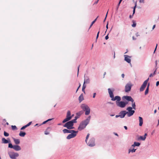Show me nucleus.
Wrapping results in <instances>:
<instances>
[{
  "label": "nucleus",
  "instance_id": "nucleus-30",
  "mask_svg": "<svg viewBox=\"0 0 159 159\" xmlns=\"http://www.w3.org/2000/svg\"><path fill=\"white\" fill-rule=\"evenodd\" d=\"M132 108H133V109H134V110H136V105H135V102H132Z\"/></svg>",
  "mask_w": 159,
  "mask_h": 159
},
{
  "label": "nucleus",
  "instance_id": "nucleus-21",
  "mask_svg": "<svg viewBox=\"0 0 159 159\" xmlns=\"http://www.w3.org/2000/svg\"><path fill=\"white\" fill-rule=\"evenodd\" d=\"M26 134V133L25 132L22 131H20L19 134V135L21 137H24Z\"/></svg>",
  "mask_w": 159,
  "mask_h": 159
},
{
  "label": "nucleus",
  "instance_id": "nucleus-54",
  "mask_svg": "<svg viewBox=\"0 0 159 159\" xmlns=\"http://www.w3.org/2000/svg\"><path fill=\"white\" fill-rule=\"evenodd\" d=\"M153 75H153V74H152V73H151V74L149 75V77H152L153 76Z\"/></svg>",
  "mask_w": 159,
  "mask_h": 159
},
{
  "label": "nucleus",
  "instance_id": "nucleus-4",
  "mask_svg": "<svg viewBox=\"0 0 159 159\" xmlns=\"http://www.w3.org/2000/svg\"><path fill=\"white\" fill-rule=\"evenodd\" d=\"M74 116V114L71 115L70 111L69 110L68 111L67 113L66 118L62 120V123H64L67 121L70 120Z\"/></svg>",
  "mask_w": 159,
  "mask_h": 159
},
{
  "label": "nucleus",
  "instance_id": "nucleus-46",
  "mask_svg": "<svg viewBox=\"0 0 159 159\" xmlns=\"http://www.w3.org/2000/svg\"><path fill=\"white\" fill-rule=\"evenodd\" d=\"M108 34L105 37V39H106V40H107L109 38V37H108Z\"/></svg>",
  "mask_w": 159,
  "mask_h": 159
},
{
  "label": "nucleus",
  "instance_id": "nucleus-36",
  "mask_svg": "<svg viewBox=\"0 0 159 159\" xmlns=\"http://www.w3.org/2000/svg\"><path fill=\"white\" fill-rule=\"evenodd\" d=\"M50 128L49 127H48L47 128L46 130L45 131V132H44V134H45V135H48V134H49V132H47V130L48 129H50Z\"/></svg>",
  "mask_w": 159,
  "mask_h": 159
},
{
  "label": "nucleus",
  "instance_id": "nucleus-17",
  "mask_svg": "<svg viewBox=\"0 0 159 159\" xmlns=\"http://www.w3.org/2000/svg\"><path fill=\"white\" fill-rule=\"evenodd\" d=\"M116 105L120 108H124L125 107L123 101H120L119 102H117Z\"/></svg>",
  "mask_w": 159,
  "mask_h": 159
},
{
  "label": "nucleus",
  "instance_id": "nucleus-57",
  "mask_svg": "<svg viewBox=\"0 0 159 159\" xmlns=\"http://www.w3.org/2000/svg\"><path fill=\"white\" fill-rule=\"evenodd\" d=\"M124 127L125 130H127L128 129V128L126 126H124Z\"/></svg>",
  "mask_w": 159,
  "mask_h": 159
},
{
  "label": "nucleus",
  "instance_id": "nucleus-35",
  "mask_svg": "<svg viewBox=\"0 0 159 159\" xmlns=\"http://www.w3.org/2000/svg\"><path fill=\"white\" fill-rule=\"evenodd\" d=\"M89 135H90V134L89 133H88L86 137L85 141L86 143H87V140H88V139L89 137Z\"/></svg>",
  "mask_w": 159,
  "mask_h": 159
},
{
  "label": "nucleus",
  "instance_id": "nucleus-55",
  "mask_svg": "<svg viewBox=\"0 0 159 159\" xmlns=\"http://www.w3.org/2000/svg\"><path fill=\"white\" fill-rule=\"evenodd\" d=\"M157 60H156L155 61V67H156L157 66Z\"/></svg>",
  "mask_w": 159,
  "mask_h": 159
},
{
  "label": "nucleus",
  "instance_id": "nucleus-53",
  "mask_svg": "<svg viewBox=\"0 0 159 159\" xmlns=\"http://www.w3.org/2000/svg\"><path fill=\"white\" fill-rule=\"evenodd\" d=\"M135 35L137 37H138V36H139V34L138 32L136 33L135 34Z\"/></svg>",
  "mask_w": 159,
  "mask_h": 159
},
{
  "label": "nucleus",
  "instance_id": "nucleus-49",
  "mask_svg": "<svg viewBox=\"0 0 159 159\" xmlns=\"http://www.w3.org/2000/svg\"><path fill=\"white\" fill-rule=\"evenodd\" d=\"M134 15H133V14H132V15H130L129 16V18H130V19H131L132 18H133V17L134 16Z\"/></svg>",
  "mask_w": 159,
  "mask_h": 159
},
{
  "label": "nucleus",
  "instance_id": "nucleus-23",
  "mask_svg": "<svg viewBox=\"0 0 159 159\" xmlns=\"http://www.w3.org/2000/svg\"><path fill=\"white\" fill-rule=\"evenodd\" d=\"M84 99L83 94L82 93L79 97V100L80 102H81Z\"/></svg>",
  "mask_w": 159,
  "mask_h": 159
},
{
  "label": "nucleus",
  "instance_id": "nucleus-43",
  "mask_svg": "<svg viewBox=\"0 0 159 159\" xmlns=\"http://www.w3.org/2000/svg\"><path fill=\"white\" fill-rule=\"evenodd\" d=\"M80 65H79L77 68V70H78V72H77V76H78L79 74V68H80Z\"/></svg>",
  "mask_w": 159,
  "mask_h": 159
},
{
  "label": "nucleus",
  "instance_id": "nucleus-52",
  "mask_svg": "<svg viewBox=\"0 0 159 159\" xmlns=\"http://www.w3.org/2000/svg\"><path fill=\"white\" fill-rule=\"evenodd\" d=\"M108 22H107V25H106V28L107 30L108 28Z\"/></svg>",
  "mask_w": 159,
  "mask_h": 159
},
{
  "label": "nucleus",
  "instance_id": "nucleus-50",
  "mask_svg": "<svg viewBox=\"0 0 159 159\" xmlns=\"http://www.w3.org/2000/svg\"><path fill=\"white\" fill-rule=\"evenodd\" d=\"M135 10L133 9V15H134L135 13Z\"/></svg>",
  "mask_w": 159,
  "mask_h": 159
},
{
  "label": "nucleus",
  "instance_id": "nucleus-34",
  "mask_svg": "<svg viewBox=\"0 0 159 159\" xmlns=\"http://www.w3.org/2000/svg\"><path fill=\"white\" fill-rule=\"evenodd\" d=\"M11 128L13 130H15L17 129V128L16 125H11Z\"/></svg>",
  "mask_w": 159,
  "mask_h": 159
},
{
  "label": "nucleus",
  "instance_id": "nucleus-61",
  "mask_svg": "<svg viewBox=\"0 0 159 159\" xmlns=\"http://www.w3.org/2000/svg\"><path fill=\"white\" fill-rule=\"evenodd\" d=\"M155 27H156V25H154L152 27V29L153 30L155 28Z\"/></svg>",
  "mask_w": 159,
  "mask_h": 159
},
{
  "label": "nucleus",
  "instance_id": "nucleus-58",
  "mask_svg": "<svg viewBox=\"0 0 159 159\" xmlns=\"http://www.w3.org/2000/svg\"><path fill=\"white\" fill-rule=\"evenodd\" d=\"M98 1L99 0H97V1H95L94 3V4H97L98 3Z\"/></svg>",
  "mask_w": 159,
  "mask_h": 159
},
{
  "label": "nucleus",
  "instance_id": "nucleus-14",
  "mask_svg": "<svg viewBox=\"0 0 159 159\" xmlns=\"http://www.w3.org/2000/svg\"><path fill=\"white\" fill-rule=\"evenodd\" d=\"M78 133H75L69 134L67 137L66 139H70L71 138H75L77 135Z\"/></svg>",
  "mask_w": 159,
  "mask_h": 159
},
{
  "label": "nucleus",
  "instance_id": "nucleus-1",
  "mask_svg": "<svg viewBox=\"0 0 159 159\" xmlns=\"http://www.w3.org/2000/svg\"><path fill=\"white\" fill-rule=\"evenodd\" d=\"M91 117L90 116H88L86 119L82 121L80 123L78 128L79 130L81 131L86 127V126L89 124Z\"/></svg>",
  "mask_w": 159,
  "mask_h": 159
},
{
  "label": "nucleus",
  "instance_id": "nucleus-28",
  "mask_svg": "<svg viewBox=\"0 0 159 159\" xmlns=\"http://www.w3.org/2000/svg\"><path fill=\"white\" fill-rule=\"evenodd\" d=\"M146 139V137H144L143 136H140L138 138V140H141L143 141H144Z\"/></svg>",
  "mask_w": 159,
  "mask_h": 159
},
{
  "label": "nucleus",
  "instance_id": "nucleus-41",
  "mask_svg": "<svg viewBox=\"0 0 159 159\" xmlns=\"http://www.w3.org/2000/svg\"><path fill=\"white\" fill-rule=\"evenodd\" d=\"M32 122L31 121L29 123H28L26 125H25L26 126V127H27L29 126H30L31 125V124L32 123Z\"/></svg>",
  "mask_w": 159,
  "mask_h": 159
},
{
  "label": "nucleus",
  "instance_id": "nucleus-33",
  "mask_svg": "<svg viewBox=\"0 0 159 159\" xmlns=\"http://www.w3.org/2000/svg\"><path fill=\"white\" fill-rule=\"evenodd\" d=\"M132 22H133V24L132 25V27H135L136 25V22L134 20H133L132 21Z\"/></svg>",
  "mask_w": 159,
  "mask_h": 159
},
{
  "label": "nucleus",
  "instance_id": "nucleus-3",
  "mask_svg": "<svg viewBox=\"0 0 159 159\" xmlns=\"http://www.w3.org/2000/svg\"><path fill=\"white\" fill-rule=\"evenodd\" d=\"M122 100H124L123 101L125 107L128 104L129 102H133L134 101L133 99L130 96H124L122 97Z\"/></svg>",
  "mask_w": 159,
  "mask_h": 159
},
{
  "label": "nucleus",
  "instance_id": "nucleus-44",
  "mask_svg": "<svg viewBox=\"0 0 159 159\" xmlns=\"http://www.w3.org/2000/svg\"><path fill=\"white\" fill-rule=\"evenodd\" d=\"M139 2L141 3H144V0H139Z\"/></svg>",
  "mask_w": 159,
  "mask_h": 159
},
{
  "label": "nucleus",
  "instance_id": "nucleus-6",
  "mask_svg": "<svg viewBox=\"0 0 159 159\" xmlns=\"http://www.w3.org/2000/svg\"><path fill=\"white\" fill-rule=\"evenodd\" d=\"M74 125L70 120L67 121L64 125L63 127H66L68 129H75V127H73Z\"/></svg>",
  "mask_w": 159,
  "mask_h": 159
},
{
  "label": "nucleus",
  "instance_id": "nucleus-7",
  "mask_svg": "<svg viewBox=\"0 0 159 159\" xmlns=\"http://www.w3.org/2000/svg\"><path fill=\"white\" fill-rule=\"evenodd\" d=\"M8 154L10 158L11 159H16V157L19 156L18 153L12 151L9 152Z\"/></svg>",
  "mask_w": 159,
  "mask_h": 159
},
{
  "label": "nucleus",
  "instance_id": "nucleus-16",
  "mask_svg": "<svg viewBox=\"0 0 159 159\" xmlns=\"http://www.w3.org/2000/svg\"><path fill=\"white\" fill-rule=\"evenodd\" d=\"M124 57H125V61H126L128 63H130L131 66V59L129 58H130L131 57L127 55H124Z\"/></svg>",
  "mask_w": 159,
  "mask_h": 159
},
{
  "label": "nucleus",
  "instance_id": "nucleus-18",
  "mask_svg": "<svg viewBox=\"0 0 159 159\" xmlns=\"http://www.w3.org/2000/svg\"><path fill=\"white\" fill-rule=\"evenodd\" d=\"M84 113V111H79L78 112L76 113V115L75 116V119H77L80 118V116L81 115H82Z\"/></svg>",
  "mask_w": 159,
  "mask_h": 159
},
{
  "label": "nucleus",
  "instance_id": "nucleus-12",
  "mask_svg": "<svg viewBox=\"0 0 159 159\" xmlns=\"http://www.w3.org/2000/svg\"><path fill=\"white\" fill-rule=\"evenodd\" d=\"M132 85L130 84H127L125 87V92L128 93L131 90Z\"/></svg>",
  "mask_w": 159,
  "mask_h": 159
},
{
  "label": "nucleus",
  "instance_id": "nucleus-2",
  "mask_svg": "<svg viewBox=\"0 0 159 159\" xmlns=\"http://www.w3.org/2000/svg\"><path fill=\"white\" fill-rule=\"evenodd\" d=\"M108 90L109 94V97L111 98V100L112 101L116 100V104H117V102L120 101L121 99V97L119 96H116L114 97L113 91L111 90L110 88L108 89Z\"/></svg>",
  "mask_w": 159,
  "mask_h": 159
},
{
  "label": "nucleus",
  "instance_id": "nucleus-31",
  "mask_svg": "<svg viewBox=\"0 0 159 159\" xmlns=\"http://www.w3.org/2000/svg\"><path fill=\"white\" fill-rule=\"evenodd\" d=\"M77 119H75V118L74 119L72 120H70V121L72 122V124L74 125V123H76L77 121Z\"/></svg>",
  "mask_w": 159,
  "mask_h": 159
},
{
  "label": "nucleus",
  "instance_id": "nucleus-48",
  "mask_svg": "<svg viewBox=\"0 0 159 159\" xmlns=\"http://www.w3.org/2000/svg\"><path fill=\"white\" fill-rule=\"evenodd\" d=\"M159 85V81H157L156 82V86H158Z\"/></svg>",
  "mask_w": 159,
  "mask_h": 159
},
{
  "label": "nucleus",
  "instance_id": "nucleus-64",
  "mask_svg": "<svg viewBox=\"0 0 159 159\" xmlns=\"http://www.w3.org/2000/svg\"><path fill=\"white\" fill-rule=\"evenodd\" d=\"M136 7H137V6H134V7H133V9L135 10L136 8Z\"/></svg>",
  "mask_w": 159,
  "mask_h": 159
},
{
  "label": "nucleus",
  "instance_id": "nucleus-51",
  "mask_svg": "<svg viewBox=\"0 0 159 159\" xmlns=\"http://www.w3.org/2000/svg\"><path fill=\"white\" fill-rule=\"evenodd\" d=\"M113 134H114L115 135H116V136H119V135H118V134L117 133H116L114 132V133H113Z\"/></svg>",
  "mask_w": 159,
  "mask_h": 159
},
{
  "label": "nucleus",
  "instance_id": "nucleus-42",
  "mask_svg": "<svg viewBox=\"0 0 159 159\" xmlns=\"http://www.w3.org/2000/svg\"><path fill=\"white\" fill-rule=\"evenodd\" d=\"M86 87V85L84 83L83 84V87H82V89H85Z\"/></svg>",
  "mask_w": 159,
  "mask_h": 159
},
{
  "label": "nucleus",
  "instance_id": "nucleus-38",
  "mask_svg": "<svg viewBox=\"0 0 159 159\" xmlns=\"http://www.w3.org/2000/svg\"><path fill=\"white\" fill-rule=\"evenodd\" d=\"M68 129H64L62 131L64 133L66 134V133H68Z\"/></svg>",
  "mask_w": 159,
  "mask_h": 159
},
{
  "label": "nucleus",
  "instance_id": "nucleus-10",
  "mask_svg": "<svg viewBox=\"0 0 159 159\" xmlns=\"http://www.w3.org/2000/svg\"><path fill=\"white\" fill-rule=\"evenodd\" d=\"M95 139L94 138H92L90 139L88 143H87V145L90 147L94 146L95 144Z\"/></svg>",
  "mask_w": 159,
  "mask_h": 159
},
{
  "label": "nucleus",
  "instance_id": "nucleus-20",
  "mask_svg": "<svg viewBox=\"0 0 159 159\" xmlns=\"http://www.w3.org/2000/svg\"><path fill=\"white\" fill-rule=\"evenodd\" d=\"M139 126H141L142 125L143 123V119L140 116H139Z\"/></svg>",
  "mask_w": 159,
  "mask_h": 159
},
{
  "label": "nucleus",
  "instance_id": "nucleus-39",
  "mask_svg": "<svg viewBox=\"0 0 159 159\" xmlns=\"http://www.w3.org/2000/svg\"><path fill=\"white\" fill-rule=\"evenodd\" d=\"M149 90L147 89H146L145 91L144 94L145 95H146L148 93Z\"/></svg>",
  "mask_w": 159,
  "mask_h": 159
},
{
  "label": "nucleus",
  "instance_id": "nucleus-24",
  "mask_svg": "<svg viewBox=\"0 0 159 159\" xmlns=\"http://www.w3.org/2000/svg\"><path fill=\"white\" fill-rule=\"evenodd\" d=\"M54 119V118L49 119H48L47 120L43 121L41 124H40V125H42L44 124H46V123H47V122L53 120Z\"/></svg>",
  "mask_w": 159,
  "mask_h": 159
},
{
  "label": "nucleus",
  "instance_id": "nucleus-5",
  "mask_svg": "<svg viewBox=\"0 0 159 159\" xmlns=\"http://www.w3.org/2000/svg\"><path fill=\"white\" fill-rule=\"evenodd\" d=\"M81 108L83 111H85V114L86 115H88L90 114V109L88 105L83 104L81 106Z\"/></svg>",
  "mask_w": 159,
  "mask_h": 159
},
{
  "label": "nucleus",
  "instance_id": "nucleus-47",
  "mask_svg": "<svg viewBox=\"0 0 159 159\" xmlns=\"http://www.w3.org/2000/svg\"><path fill=\"white\" fill-rule=\"evenodd\" d=\"M96 93H93V98H94L95 97V96L96 95Z\"/></svg>",
  "mask_w": 159,
  "mask_h": 159
},
{
  "label": "nucleus",
  "instance_id": "nucleus-56",
  "mask_svg": "<svg viewBox=\"0 0 159 159\" xmlns=\"http://www.w3.org/2000/svg\"><path fill=\"white\" fill-rule=\"evenodd\" d=\"M98 37H99V35H97V36H96V42H97V39H98Z\"/></svg>",
  "mask_w": 159,
  "mask_h": 159
},
{
  "label": "nucleus",
  "instance_id": "nucleus-40",
  "mask_svg": "<svg viewBox=\"0 0 159 159\" xmlns=\"http://www.w3.org/2000/svg\"><path fill=\"white\" fill-rule=\"evenodd\" d=\"M26 125H24L21 128H20V130H24V129L25 128H26Z\"/></svg>",
  "mask_w": 159,
  "mask_h": 159
},
{
  "label": "nucleus",
  "instance_id": "nucleus-45",
  "mask_svg": "<svg viewBox=\"0 0 159 159\" xmlns=\"http://www.w3.org/2000/svg\"><path fill=\"white\" fill-rule=\"evenodd\" d=\"M157 68H156V69L155 70H154V72H153V73H152L153 75H155L156 74V70H157Z\"/></svg>",
  "mask_w": 159,
  "mask_h": 159
},
{
  "label": "nucleus",
  "instance_id": "nucleus-59",
  "mask_svg": "<svg viewBox=\"0 0 159 159\" xmlns=\"http://www.w3.org/2000/svg\"><path fill=\"white\" fill-rule=\"evenodd\" d=\"M125 76V75L124 74H122L121 75V77L122 78H124Z\"/></svg>",
  "mask_w": 159,
  "mask_h": 159
},
{
  "label": "nucleus",
  "instance_id": "nucleus-32",
  "mask_svg": "<svg viewBox=\"0 0 159 159\" xmlns=\"http://www.w3.org/2000/svg\"><path fill=\"white\" fill-rule=\"evenodd\" d=\"M134 145L137 147H139L141 144L140 143L137 142H134Z\"/></svg>",
  "mask_w": 159,
  "mask_h": 159
},
{
  "label": "nucleus",
  "instance_id": "nucleus-63",
  "mask_svg": "<svg viewBox=\"0 0 159 159\" xmlns=\"http://www.w3.org/2000/svg\"><path fill=\"white\" fill-rule=\"evenodd\" d=\"M120 117V115L119 114V115H116V118H118V117Z\"/></svg>",
  "mask_w": 159,
  "mask_h": 159
},
{
  "label": "nucleus",
  "instance_id": "nucleus-19",
  "mask_svg": "<svg viewBox=\"0 0 159 159\" xmlns=\"http://www.w3.org/2000/svg\"><path fill=\"white\" fill-rule=\"evenodd\" d=\"M15 144V145H18L20 143V140L19 139H15L14 138L12 137V138Z\"/></svg>",
  "mask_w": 159,
  "mask_h": 159
},
{
  "label": "nucleus",
  "instance_id": "nucleus-8",
  "mask_svg": "<svg viewBox=\"0 0 159 159\" xmlns=\"http://www.w3.org/2000/svg\"><path fill=\"white\" fill-rule=\"evenodd\" d=\"M133 108L131 107H129L126 108L128 111H126L127 116L128 117H130L133 116L135 112V111L133 110Z\"/></svg>",
  "mask_w": 159,
  "mask_h": 159
},
{
  "label": "nucleus",
  "instance_id": "nucleus-37",
  "mask_svg": "<svg viewBox=\"0 0 159 159\" xmlns=\"http://www.w3.org/2000/svg\"><path fill=\"white\" fill-rule=\"evenodd\" d=\"M4 135L5 137H8L9 136V134L5 131L4 132Z\"/></svg>",
  "mask_w": 159,
  "mask_h": 159
},
{
  "label": "nucleus",
  "instance_id": "nucleus-13",
  "mask_svg": "<svg viewBox=\"0 0 159 159\" xmlns=\"http://www.w3.org/2000/svg\"><path fill=\"white\" fill-rule=\"evenodd\" d=\"M2 143L4 144L8 143V144L10 143H11L10 140L9 138H8L6 139L4 138H3L2 139Z\"/></svg>",
  "mask_w": 159,
  "mask_h": 159
},
{
  "label": "nucleus",
  "instance_id": "nucleus-22",
  "mask_svg": "<svg viewBox=\"0 0 159 159\" xmlns=\"http://www.w3.org/2000/svg\"><path fill=\"white\" fill-rule=\"evenodd\" d=\"M86 78H87V79H86L84 78V84H89L90 83V80H89V77H88L87 76Z\"/></svg>",
  "mask_w": 159,
  "mask_h": 159
},
{
  "label": "nucleus",
  "instance_id": "nucleus-27",
  "mask_svg": "<svg viewBox=\"0 0 159 159\" xmlns=\"http://www.w3.org/2000/svg\"><path fill=\"white\" fill-rule=\"evenodd\" d=\"M98 16L96 17V19H95L91 22V24L90 25V26L89 28V29L91 28V27L94 24V23L97 20V18H98Z\"/></svg>",
  "mask_w": 159,
  "mask_h": 159
},
{
  "label": "nucleus",
  "instance_id": "nucleus-15",
  "mask_svg": "<svg viewBox=\"0 0 159 159\" xmlns=\"http://www.w3.org/2000/svg\"><path fill=\"white\" fill-rule=\"evenodd\" d=\"M119 114L120 115V117L121 118H123L125 117V116L126 114H127V113L126 111L124 110L120 111L119 112Z\"/></svg>",
  "mask_w": 159,
  "mask_h": 159
},
{
  "label": "nucleus",
  "instance_id": "nucleus-9",
  "mask_svg": "<svg viewBox=\"0 0 159 159\" xmlns=\"http://www.w3.org/2000/svg\"><path fill=\"white\" fill-rule=\"evenodd\" d=\"M8 147L14 149L16 151H19L21 149L20 147L18 145H13L12 143L8 144Z\"/></svg>",
  "mask_w": 159,
  "mask_h": 159
},
{
  "label": "nucleus",
  "instance_id": "nucleus-29",
  "mask_svg": "<svg viewBox=\"0 0 159 159\" xmlns=\"http://www.w3.org/2000/svg\"><path fill=\"white\" fill-rule=\"evenodd\" d=\"M136 150V149H134V148H133L132 149H129L128 151V153H129L130 152L133 153Z\"/></svg>",
  "mask_w": 159,
  "mask_h": 159
},
{
  "label": "nucleus",
  "instance_id": "nucleus-26",
  "mask_svg": "<svg viewBox=\"0 0 159 159\" xmlns=\"http://www.w3.org/2000/svg\"><path fill=\"white\" fill-rule=\"evenodd\" d=\"M122 0H120L118 3L117 4V5L116 8V12H117L119 7L120 5V4L121 2L122 1Z\"/></svg>",
  "mask_w": 159,
  "mask_h": 159
},
{
  "label": "nucleus",
  "instance_id": "nucleus-11",
  "mask_svg": "<svg viewBox=\"0 0 159 159\" xmlns=\"http://www.w3.org/2000/svg\"><path fill=\"white\" fill-rule=\"evenodd\" d=\"M149 78L145 80L143 83V84L140 87L139 90L140 92L143 91L146 88L148 84V81L149 80Z\"/></svg>",
  "mask_w": 159,
  "mask_h": 159
},
{
  "label": "nucleus",
  "instance_id": "nucleus-25",
  "mask_svg": "<svg viewBox=\"0 0 159 159\" xmlns=\"http://www.w3.org/2000/svg\"><path fill=\"white\" fill-rule=\"evenodd\" d=\"M68 133L72 134L75 133H78V131H75L74 130L68 129Z\"/></svg>",
  "mask_w": 159,
  "mask_h": 159
},
{
  "label": "nucleus",
  "instance_id": "nucleus-62",
  "mask_svg": "<svg viewBox=\"0 0 159 159\" xmlns=\"http://www.w3.org/2000/svg\"><path fill=\"white\" fill-rule=\"evenodd\" d=\"M132 39L133 40H135L136 39V38H135L134 36H133Z\"/></svg>",
  "mask_w": 159,
  "mask_h": 159
},
{
  "label": "nucleus",
  "instance_id": "nucleus-60",
  "mask_svg": "<svg viewBox=\"0 0 159 159\" xmlns=\"http://www.w3.org/2000/svg\"><path fill=\"white\" fill-rule=\"evenodd\" d=\"M82 92H83L84 93H85L84 89H82Z\"/></svg>",
  "mask_w": 159,
  "mask_h": 159
}]
</instances>
